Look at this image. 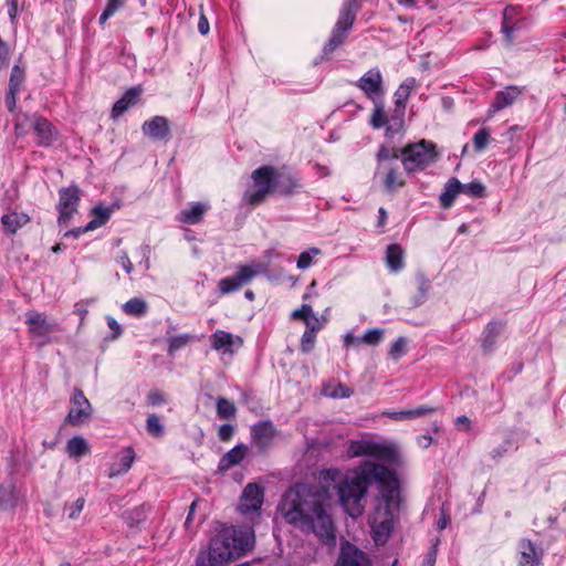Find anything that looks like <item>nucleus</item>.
Masks as SVG:
<instances>
[{
  "mask_svg": "<svg viewBox=\"0 0 566 566\" xmlns=\"http://www.w3.org/2000/svg\"><path fill=\"white\" fill-rule=\"evenodd\" d=\"M279 511L284 520L302 532H313L324 544L336 543L335 526L326 513L322 493L307 484H295L283 495Z\"/></svg>",
  "mask_w": 566,
  "mask_h": 566,
  "instance_id": "nucleus-1",
  "label": "nucleus"
},
{
  "mask_svg": "<svg viewBox=\"0 0 566 566\" xmlns=\"http://www.w3.org/2000/svg\"><path fill=\"white\" fill-rule=\"evenodd\" d=\"M374 462L364 461L345 473L338 469L322 471L323 483H334L338 502L344 512L352 518L360 517L366 509L368 490L373 483Z\"/></svg>",
  "mask_w": 566,
  "mask_h": 566,
  "instance_id": "nucleus-2",
  "label": "nucleus"
},
{
  "mask_svg": "<svg viewBox=\"0 0 566 566\" xmlns=\"http://www.w3.org/2000/svg\"><path fill=\"white\" fill-rule=\"evenodd\" d=\"M251 180L253 189L247 190L242 200L253 208L264 203L272 195L289 197L296 193L302 187L295 175L271 165L254 169L251 174Z\"/></svg>",
  "mask_w": 566,
  "mask_h": 566,
  "instance_id": "nucleus-3",
  "label": "nucleus"
},
{
  "mask_svg": "<svg viewBox=\"0 0 566 566\" xmlns=\"http://www.w3.org/2000/svg\"><path fill=\"white\" fill-rule=\"evenodd\" d=\"M254 536L250 528L224 527L210 542L206 552H200L196 566H226L253 546Z\"/></svg>",
  "mask_w": 566,
  "mask_h": 566,
  "instance_id": "nucleus-4",
  "label": "nucleus"
},
{
  "mask_svg": "<svg viewBox=\"0 0 566 566\" xmlns=\"http://www.w3.org/2000/svg\"><path fill=\"white\" fill-rule=\"evenodd\" d=\"M401 163L407 174L422 171L439 158L437 145L431 140L421 139L408 144L400 149Z\"/></svg>",
  "mask_w": 566,
  "mask_h": 566,
  "instance_id": "nucleus-5",
  "label": "nucleus"
},
{
  "mask_svg": "<svg viewBox=\"0 0 566 566\" xmlns=\"http://www.w3.org/2000/svg\"><path fill=\"white\" fill-rule=\"evenodd\" d=\"M373 482H376L379 488V495L376 502L398 506L399 497V481L391 470L387 467L374 462Z\"/></svg>",
  "mask_w": 566,
  "mask_h": 566,
  "instance_id": "nucleus-6",
  "label": "nucleus"
},
{
  "mask_svg": "<svg viewBox=\"0 0 566 566\" xmlns=\"http://www.w3.org/2000/svg\"><path fill=\"white\" fill-rule=\"evenodd\" d=\"M347 454L350 458L367 455L391 462L397 458V450L392 444L356 440L350 441Z\"/></svg>",
  "mask_w": 566,
  "mask_h": 566,
  "instance_id": "nucleus-7",
  "label": "nucleus"
},
{
  "mask_svg": "<svg viewBox=\"0 0 566 566\" xmlns=\"http://www.w3.org/2000/svg\"><path fill=\"white\" fill-rule=\"evenodd\" d=\"M265 271L266 266L260 262L250 265H240L234 275L223 277L219 281V291L223 295L238 291L243 285L250 283L254 276Z\"/></svg>",
  "mask_w": 566,
  "mask_h": 566,
  "instance_id": "nucleus-8",
  "label": "nucleus"
},
{
  "mask_svg": "<svg viewBox=\"0 0 566 566\" xmlns=\"http://www.w3.org/2000/svg\"><path fill=\"white\" fill-rule=\"evenodd\" d=\"M395 506L376 502L374 512L369 515V525L376 543L385 542L392 530Z\"/></svg>",
  "mask_w": 566,
  "mask_h": 566,
  "instance_id": "nucleus-9",
  "label": "nucleus"
},
{
  "mask_svg": "<svg viewBox=\"0 0 566 566\" xmlns=\"http://www.w3.org/2000/svg\"><path fill=\"white\" fill-rule=\"evenodd\" d=\"M81 201V190L76 185L63 187L59 190L57 222L67 226L72 217L77 213Z\"/></svg>",
  "mask_w": 566,
  "mask_h": 566,
  "instance_id": "nucleus-10",
  "label": "nucleus"
},
{
  "mask_svg": "<svg viewBox=\"0 0 566 566\" xmlns=\"http://www.w3.org/2000/svg\"><path fill=\"white\" fill-rule=\"evenodd\" d=\"M24 118L30 123L36 136V145L40 147H51L60 138L59 129L45 117L34 114H24Z\"/></svg>",
  "mask_w": 566,
  "mask_h": 566,
  "instance_id": "nucleus-11",
  "label": "nucleus"
},
{
  "mask_svg": "<svg viewBox=\"0 0 566 566\" xmlns=\"http://www.w3.org/2000/svg\"><path fill=\"white\" fill-rule=\"evenodd\" d=\"M355 85L374 102L385 94L384 80L378 67L369 69Z\"/></svg>",
  "mask_w": 566,
  "mask_h": 566,
  "instance_id": "nucleus-12",
  "label": "nucleus"
},
{
  "mask_svg": "<svg viewBox=\"0 0 566 566\" xmlns=\"http://www.w3.org/2000/svg\"><path fill=\"white\" fill-rule=\"evenodd\" d=\"M92 416V406L83 391H75L71 398L70 411L65 422L78 427L85 423Z\"/></svg>",
  "mask_w": 566,
  "mask_h": 566,
  "instance_id": "nucleus-13",
  "label": "nucleus"
},
{
  "mask_svg": "<svg viewBox=\"0 0 566 566\" xmlns=\"http://www.w3.org/2000/svg\"><path fill=\"white\" fill-rule=\"evenodd\" d=\"M335 566H370V563L361 549L349 542H344Z\"/></svg>",
  "mask_w": 566,
  "mask_h": 566,
  "instance_id": "nucleus-14",
  "label": "nucleus"
},
{
  "mask_svg": "<svg viewBox=\"0 0 566 566\" xmlns=\"http://www.w3.org/2000/svg\"><path fill=\"white\" fill-rule=\"evenodd\" d=\"M143 134L154 140H167L170 137L169 120L165 116H154L142 125Z\"/></svg>",
  "mask_w": 566,
  "mask_h": 566,
  "instance_id": "nucleus-15",
  "label": "nucleus"
},
{
  "mask_svg": "<svg viewBox=\"0 0 566 566\" xmlns=\"http://www.w3.org/2000/svg\"><path fill=\"white\" fill-rule=\"evenodd\" d=\"M263 503V490L255 483H249L240 499V511L243 514L255 512L261 509Z\"/></svg>",
  "mask_w": 566,
  "mask_h": 566,
  "instance_id": "nucleus-16",
  "label": "nucleus"
},
{
  "mask_svg": "<svg viewBox=\"0 0 566 566\" xmlns=\"http://www.w3.org/2000/svg\"><path fill=\"white\" fill-rule=\"evenodd\" d=\"M210 340L212 348L223 354H233L243 344V339L240 336H233L231 333L221 329L216 331L211 335Z\"/></svg>",
  "mask_w": 566,
  "mask_h": 566,
  "instance_id": "nucleus-17",
  "label": "nucleus"
},
{
  "mask_svg": "<svg viewBox=\"0 0 566 566\" xmlns=\"http://www.w3.org/2000/svg\"><path fill=\"white\" fill-rule=\"evenodd\" d=\"M522 94L523 88L516 85H509L503 91L496 92L489 113L494 114L511 106Z\"/></svg>",
  "mask_w": 566,
  "mask_h": 566,
  "instance_id": "nucleus-18",
  "label": "nucleus"
},
{
  "mask_svg": "<svg viewBox=\"0 0 566 566\" xmlns=\"http://www.w3.org/2000/svg\"><path fill=\"white\" fill-rule=\"evenodd\" d=\"M27 324H29L30 333L35 337H46L51 332H53V324L46 321V317L43 313L38 312H28Z\"/></svg>",
  "mask_w": 566,
  "mask_h": 566,
  "instance_id": "nucleus-19",
  "label": "nucleus"
},
{
  "mask_svg": "<svg viewBox=\"0 0 566 566\" xmlns=\"http://www.w3.org/2000/svg\"><path fill=\"white\" fill-rule=\"evenodd\" d=\"M520 560L518 566H539L542 564V553H537L535 544L527 538L518 543Z\"/></svg>",
  "mask_w": 566,
  "mask_h": 566,
  "instance_id": "nucleus-20",
  "label": "nucleus"
},
{
  "mask_svg": "<svg viewBox=\"0 0 566 566\" xmlns=\"http://www.w3.org/2000/svg\"><path fill=\"white\" fill-rule=\"evenodd\" d=\"M252 438L255 446L263 450L273 440L275 436V429L270 421H260L252 427Z\"/></svg>",
  "mask_w": 566,
  "mask_h": 566,
  "instance_id": "nucleus-21",
  "label": "nucleus"
},
{
  "mask_svg": "<svg viewBox=\"0 0 566 566\" xmlns=\"http://www.w3.org/2000/svg\"><path fill=\"white\" fill-rule=\"evenodd\" d=\"M143 90L139 86H134L127 90L123 96L115 102L112 108V117L117 118L122 114H124L130 106L135 105L140 95Z\"/></svg>",
  "mask_w": 566,
  "mask_h": 566,
  "instance_id": "nucleus-22",
  "label": "nucleus"
},
{
  "mask_svg": "<svg viewBox=\"0 0 566 566\" xmlns=\"http://www.w3.org/2000/svg\"><path fill=\"white\" fill-rule=\"evenodd\" d=\"M358 10L359 4L357 0H345L335 25L349 31L356 20Z\"/></svg>",
  "mask_w": 566,
  "mask_h": 566,
  "instance_id": "nucleus-23",
  "label": "nucleus"
},
{
  "mask_svg": "<svg viewBox=\"0 0 566 566\" xmlns=\"http://www.w3.org/2000/svg\"><path fill=\"white\" fill-rule=\"evenodd\" d=\"M247 454L248 447L243 443L237 444L221 457L218 469L220 471H228L232 467L239 464Z\"/></svg>",
  "mask_w": 566,
  "mask_h": 566,
  "instance_id": "nucleus-24",
  "label": "nucleus"
},
{
  "mask_svg": "<svg viewBox=\"0 0 566 566\" xmlns=\"http://www.w3.org/2000/svg\"><path fill=\"white\" fill-rule=\"evenodd\" d=\"M208 209L209 206L207 203L192 202L190 203L189 208L180 211L178 214V220L186 224H197L202 220Z\"/></svg>",
  "mask_w": 566,
  "mask_h": 566,
  "instance_id": "nucleus-25",
  "label": "nucleus"
},
{
  "mask_svg": "<svg viewBox=\"0 0 566 566\" xmlns=\"http://www.w3.org/2000/svg\"><path fill=\"white\" fill-rule=\"evenodd\" d=\"M403 249L396 243L389 244L386 249L385 262L392 273L400 272L405 266Z\"/></svg>",
  "mask_w": 566,
  "mask_h": 566,
  "instance_id": "nucleus-26",
  "label": "nucleus"
},
{
  "mask_svg": "<svg viewBox=\"0 0 566 566\" xmlns=\"http://www.w3.org/2000/svg\"><path fill=\"white\" fill-rule=\"evenodd\" d=\"M462 184L455 177L450 178L446 185L442 193L439 197L440 205L444 209H449L453 206L454 200L459 193H461Z\"/></svg>",
  "mask_w": 566,
  "mask_h": 566,
  "instance_id": "nucleus-27",
  "label": "nucleus"
},
{
  "mask_svg": "<svg viewBox=\"0 0 566 566\" xmlns=\"http://www.w3.org/2000/svg\"><path fill=\"white\" fill-rule=\"evenodd\" d=\"M378 175L382 176L384 187L388 192H394L405 185L397 167L394 165H385V168Z\"/></svg>",
  "mask_w": 566,
  "mask_h": 566,
  "instance_id": "nucleus-28",
  "label": "nucleus"
},
{
  "mask_svg": "<svg viewBox=\"0 0 566 566\" xmlns=\"http://www.w3.org/2000/svg\"><path fill=\"white\" fill-rule=\"evenodd\" d=\"M503 329L501 322H490L484 329V337L482 342V349L489 354L494 349L496 340Z\"/></svg>",
  "mask_w": 566,
  "mask_h": 566,
  "instance_id": "nucleus-29",
  "label": "nucleus"
},
{
  "mask_svg": "<svg viewBox=\"0 0 566 566\" xmlns=\"http://www.w3.org/2000/svg\"><path fill=\"white\" fill-rule=\"evenodd\" d=\"M30 218L25 213H18L15 211L2 216L1 222L7 232L15 233L21 227L29 222Z\"/></svg>",
  "mask_w": 566,
  "mask_h": 566,
  "instance_id": "nucleus-30",
  "label": "nucleus"
},
{
  "mask_svg": "<svg viewBox=\"0 0 566 566\" xmlns=\"http://www.w3.org/2000/svg\"><path fill=\"white\" fill-rule=\"evenodd\" d=\"M135 460V452L133 448L128 447L122 451L120 462L119 464H113L109 468L108 476L115 478L123 473H126L133 465Z\"/></svg>",
  "mask_w": 566,
  "mask_h": 566,
  "instance_id": "nucleus-31",
  "label": "nucleus"
},
{
  "mask_svg": "<svg viewBox=\"0 0 566 566\" xmlns=\"http://www.w3.org/2000/svg\"><path fill=\"white\" fill-rule=\"evenodd\" d=\"M399 156H401L400 150L388 147L386 145H380L376 154L377 168L375 176H378L382 168H385V165H388L387 161H395L399 158Z\"/></svg>",
  "mask_w": 566,
  "mask_h": 566,
  "instance_id": "nucleus-32",
  "label": "nucleus"
},
{
  "mask_svg": "<svg viewBox=\"0 0 566 566\" xmlns=\"http://www.w3.org/2000/svg\"><path fill=\"white\" fill-rule=\"evenodd\" d=\"M417 86V81L415 77L406 78L395 92V105L397 107H405L408 98L410 97L411 92Z\"/></svg>",
  "mask_w": 566,
  "mask_h": 566,
  "instance_id": "nucleus-33",
  "label": "nucleus"
},
{
  "mask_svg": "<svg viewBox=\"0 0 566 566\" xmlns=\"http://www.w3.org/2000/svg\"><path fill=\"white\" fill-rule=\"evenodd\" d=\"M69 457L78 459L90 452V446L86 439L81 436L71 438L66 443Z\"/></svg>",
  "mask_w": 566,
  "mask_h": 566,
  "instance_id": "nucleus-34",
  "label": "nucleus"
},
{
  "mask_svg": "<svg viewBox=\"0 0 566 566\" xmlns=\"http://www.w3.org/2000/svg\"><path fill=\"white\" fill-rule=\"evenodd\" d=\"M348 30L334 25L328 42L323 48V54L333 53L347 38Z\"/></svg>",
  "mask_w": 566,
  "mask_h": 566,
  "instance_id": "nucleus-35",
  "label": "nucleus"
},
{
  "mask_svg": "<svg viewBox=\"0 0 566 566\" xmlns=\"http://www.w3.org/2000/svg\"><path fill=\"white\" fill-rule=\"evenodd\" d=\"M91 213L93 219L86 224V229L95 230L104 226L109 220L112 209L103 206H95Z\"/></svg>",
  "mask_w": 566,
  "mask_h": 566,
  "instance_id": "nucleus-36",
  "label": "nucleus"
},
{
  "mask_svg": "<svg viewBox=\"0 0 566 566\" xmlns=\"http://www.w3.org/2000/svg\"><path fill=\"white\" fill-rule=\"evenodd\" d=\"M123 311L130 316L143 317L147 314L148 305L139 297H134L123 305Z\"/></svg>",
  "mask_w": 566,
  "mask_h": 566,
  "instance_id": "nucleus-37",
  "label": "nucleus"
},
{
  "mask_svg": "<svg viewBox=\"0 0 566 566\" xmlns=\"http://www.w3.org/2000/svg\"><path fill=\"white\" fill-rule=\"evenodd\" d=\"M437 407H426L421 406L415 409L401 410L390 413V418L394 420H403L422 417L428 413H432L437 410Z\"/></svg>",
  "mask_w": 566,
  "mask_h": 566,
  "instance_id": "nucleus-38",
  "label": "nucleus"
},
{
  "mask_svg": "<svg viewBox=\"0 0 566 566\" xmlns=\"http://www.w3.org/2000/svg\"><path fill=\"white\" fill-rule=\"evenodd\" d=\"M237 413L234 403L226 398L217 400V415L220 419L233 418Z\"/></svg>",
  "mask_w": 566,
  "mask_h": 566,
  "instance_id": "nucleus-39",
  "label": "nucleus"
},
{
  "mask_svg": "<svg viewBox=\"0 0 566 566\" xmlns=\"http://www.w3.org/2000/svg\"><path fill=\"white\" fill-rule=\"evenodd\" d=\"M416 280L418 283L419 294L416 296L413 304L416 306H418L426 301L428 293L430 291L431 284H430V281L422 273L417 274Z\"/></svg>",
  "mask_w": 566,
  "mask_h": 566,
  "instance_id": "nucleus-40",
  "label": "nucleus"
},
{
  "mask_svg": "<svg viewBox=\"0 0 566 566\" xmlns=\"http://www.w3.org/2000/svg\"><path fill=\"white\" fill-rule=\"evenodd\" d=\"M125 6V0H107L106 7L99 15L98 23L104 25L119 9Z\"/></svg>",
  "mask_w": 566,
  "mask_h": 566,
  "instance_id": "nucleus-41",
  "label": "nucleus"
},
{
  "mask_svg": "<svg viewBox=\"0 0 566 566\" xmlns=\"http://www.w3.org/2000/svg\"><path fill=\"white\" fill-rule=\"evenodd\" d=\"M322 253L321 249L312 247L306 251H303L296 261V266L300 270L308 269L313 263V258Z\"/></svg>",
  "mask_w": 566,
  "mask_h": 566,
  "instance_id": "nucleus-42",
  "label": "nucleus"
},
{
  "mask_svg": "<svg viewBox=\"0 0 566 566\" xmlns=\"http://www.w3.org/2000/svg\"><path fill=\"white\" fill-rule=\"evenodd\" d=\"M193 339V336L189 334H181L170 336L168 338V354L172 355L175 352L181 349Z\"/></svg>",
  "mask_w": 566,
  "mask_h": 566,
  "instance_id": "nucleus-43",
  "label": "nucleus"
},
{
  "mask_svg": "<svg viewBox=\"0 0 566 566\" xmlns=\"http://www.w3.org/2000/svg\"><path fill=\"white\" fill-rule=\"evenodd\" d=\"M461 191L471 198H483L486 196L485 186L480 181L462 184Z\"/></svg>",
  "mask_w": 566,
  "mask_h": 566,
  "instance_id": "nucleus-44",
  "label": "nucleus"
},
{
  "mask_svg": "<svg viewBox=\"0 0 566 566\" xmlns=\"http://www.w3.org/2000/svg\"><path fill=\"white\" fill-rule=\"evenodd\" d=\"M146 430L150 436L155 438H160L164 436L165 428L161 424L160 419L157 415L148 416L146 421Z\"/></svg>",
  "mask_w": 566,
  "mask_h": 566,
  "instance_id": "nucleus-45",
  "label": "nucleus"
},
{
  "mask_svg": "<svg viewBox=\"0 0 566 566\" xmlns=\"http://www.w3.org/2000/svg\"><path fill=\"white\" fill-rule=\"evenodd\" d=\"M375 103V108L373 109L371 117H370V125L375 129H379L384 127L387 124V116L384 111V106L377 102Z\"/></svg>",
  "mask_w": 566,
  "mask_h": 566,
  "instance_id": "nucleus-46",
  "label": "nucleus"
},
{
  "mask_svg": "<svg viewBox=\"0 0 566 566\" xmlns=\"http://www.w3.org/2000/svg\"><path fill=\"white\" fill-rule=\"evenodd\" d=\"M490 133L486 128L479 129L472 139L474 150L481 153L490 143Z\"/></svg>",
  "mask_w": 566,
  "mask_h": 566,
  "instance_id": "nucleus-47",
  "label": "nucleus"
},
{
  "mask_svg": "<svg viewBox=\"0 0 566 566\" xmlns=\"http://www.w3.org/2000/svg\"><path fill=\"white\" fill-rule=\"evenodd\" d=\"M316 333H314L313 328H306L301 337V350L303 353H310L315 346L316 342Z\"/></svg>",
  "mask_w": 566,
  "mask_h": 566,
  "instance_id": "nucleus-48",
  "label": "nucleus"
},
{
  "mask_svg": "<svg viewBox=\"0 0 566 566\" xmlns=\"http://www.w3.org/2000/svg\"><path fill=\"white\" fill-rule=\"evenodd\" d=\"M24 80V71L19 65H14L11 70L9 88L12 91H20Z\"/></svg>",
  "mask_w": 566,
  "mask_h": 566,
  "instance_id": "nucleus-49",
  "label": "nucleus"
},
{
  "mask_svg": "<svg viewBox=\"0 0 566 566\" xmlns=\"http://www.w3.org/2000/svg\"><path fill=\"white\" fill-rule=\"evenodd\" d=\"M384 338V331L381 328H371L368 329L363 336H361V343L375 346L381 342Z\"/></svg>",
  "mask_w": 566,
  "mask_h": 566,
  "instance_id": "nucleus-50",
  "label": "nucleus"
},
{
  "mask_svg": "<svg viewBox=\"0 0 566 566\" xmlns=\"http://www.w3.org/2000/svg\"><path fill=\"white\" fill-rule=\"evenodd\" d=\"M407 347V340L405 337H399L391 345L389 355L392 359L398 360L405 353Z\"/></svg>",
  "mask_w": 566,
  "mask_h": 566,
  "instance_id": "nucleus-51",
  "label": "nucleus"
},
{
  "mask_svg": "<svg viewBox=\"0 0 566 566\" xmlns=\"http://www.w3.org/2000/svg\"><path fill=\"white\" fill-rule=\"evenodd\" d=\"M31 128L30 123L24 118V114L22 117L18 118L14 124V134L15 136L23 137L28 134L29 129Z\"/></svg>",
  "mask_w": 566,
  "mask_h": 566,
  "instance_id": "nucleus-52",
  "label": "nucleus"
},
{
  "mask_svg": "<svg viewBox=\"0 0 566 566\" xmlns=\"http://www.w3.org/2000/svg\"><path fill=\"white\" fill-rule=\"evenodd\" d=\"M94 302H95V300L92 298V300H81L75 303L74 313L80 316L81 321H83L88 313V304L94 303Z\"/></svg>",
  "mask_w": 566,
  "mask_h": 566,
  "instance_id": "nucleus-53",
  "label": "nucleus"
},
{
  "mask_svg": "<svg viewBox=\"0 0 566 566\" xmlns=\"http://www.w3.org/2000/svg\"><path fill=\"white\" fill-rule=\"evenodd\" d=\"M516 30L515 24H511L506 18V12H504L503 22H502V32L505 36V40L509 43H512L514 39V31Z\"/></svg>",
  "mask_w": 566,
  "mask_h": 566,
  "instance_id": "nucleus-54",
  "label": "nucleus"
},
{
  "mask_svg": "<svg viewBox=\"0 0 566 566\" xmlns=\"http://www.w3.org/2000/svg\"><path fill=\"white\" fill-rule=\"evenodd\" d=\"M10 52L8 44L0 38V71L9 66Z\"/></svg>",
  "mask_w": 566,
  "mask_h": 566,
  "instance_id": "nucleus-55",
  "label": "nucleus"
},
{
  "mask_svg": "<svg viewBox=\"0 0 566 566\" xmlns=\"http://www.w3.org/2000/svg\"><path fill=\"white\" fill-rule=\"evenodd\" d=\"M313 314V308L308 304H303L300 308L292 313V317L295 319L306 321Z\"/></svg>",
  "mask_w": 566,
  "mask_h": 566,
  "instance_id": "nucleus-56",
  "label": "nucleus"
},
{
  "mask_svg": "<svg viewBox=\"0 0 566 566\" xmlns=\"http://www.w3.org/2000/svg\"><path fill=\"white\" fill-rule=\"evenodd\" d=\"M167 402V398L160 391H151L147 396V403L151 407H157Z\"/></svg>",
  "mask_w": 566,
  "mask_h": 566,
  "instance_id": "nucleus-57",
  "label": "nucleus"
},
{
  "mask_svg": "<svg viewBox=\"0 0 566 566\" xmlns=\"http://www.w3.org/2000/svg\"><path fill=\"white\" fill-rule=\"evenodd\" d=\"M234 433V428L231 424H222L219 428L218 437L221 441H229Z\"/></svg>",
  "mask_w": 566,
  "mask_h": 566,
  "instance_id": "nucleus-58",
  "label": "nucleus"
},
{
  "mask_svg": "<svg viewBox=\"0 0 566 566\" xmlns=\"http://www.w3.org/2000/svg\"><path fill=\"white\" fill-rule=\"evenodd\" d=\"M116 261L118 264H120L123 266V269L125 270V272L127 274L132 273L133 263L125 251L120 252V254L117 256Z\"/></svg>",
  "mask_w": 566,
  "mask_h": 566,
  "instance_id": "nucleus-59",
  "label": "nucleus"
},
{
  "mask_svg": "<svg viewBox=\"0 0 566 566\" xmlns=\"http://www.w3.org/2000/svg\"><path fill=\"white\" fill-rule=\"evenodd\" d=\"M84 499L83 497H80L77 499L71 506L70 509V513H69V517L71 520H75L80 513L82 512L83 507H84Z\"/></svg>",
  "mask_w": 566,
  "mask_h": 566,
  "instance_id": "nucleus-60",
  "label": "nucleus"
},
{
  "mask_svg": "<svg viewBox=\"0 0 566 566\" xmlns=\"http://www.w3.org/2000/svg\"><path fill=\"white\" fill-rule=\"evenodd\" d=\"M305 324H306V328H313L314 333H316V334L324 327V323L321 322L319 318L317 316H315L314 314H312L305 321Z\"/></svg>",
  "mask_w": 566,
  "mask_h": 566,
  "instance_id": "nucleus-61",
  "label": "nucleus"
},
{
  "mask_svg": "<svg viewBox=\"0 0 566 566\" xmlns=\"http://www.w3.org/2000/svg\"><path fill=\"white\" fill-rule=\"evenodd\" d=\"M7 7L10 21L14 24L18 18V0H7Z\"/></svg>",
  "mask_w": 566,
  "mask_h": 566,
  "instance_id": "nucleus-62",
  "label": "nucleus"
},
{
  "mask_svg": "<svg viewBox=\"0 0 566 566\" xmlns=\"http://www.w3.org/2000/svg\"><path fill=\"white\" fill-rule=\"evenodd\" d=\"M19 93V91H12V90H8L7 94H6V98H4V102H6V105L8 107V109L10 112H13L14 108H15V103H17V94Z\"/></svg>",
  "mask_w": 566,
  "mask_h": 566,
  "instance_id": "nucleus-63",
  "label": "nucleus"
},
{
  "mask_svg": "<svg viewBox=\"0 0 566 566\" xmlns=\"http://www.w3.org/2000/svg\"><path fill=\"white\" fill-rule=\"evenodd\" d=\"M455 427L458 430L469 431L471 429V420L467 416H459L455 419Z\"/></svg>",
  "mask_w": 566,
  "mask_h": 566,
  "instance_id": "nucleus-64",
  "label": "nucleus"
}]
</instances>
